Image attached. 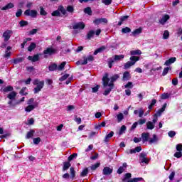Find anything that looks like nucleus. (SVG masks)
Returning a JSON list of instances; mask_svg holds the SVG:
<instances>
[{
	"instance_id": "nucleus-1",
	"label": "nucleus",
	"mask_w": 182,
	"mask_h": 182,
	"mask_svg": "<svg viewBox=\"0 0 182 182\" xmlns=\"http://www.w3.org/2000/svg\"><path fill=\"white\" fill-rule=\"evenodd\" d=\"M119 78V75L115 74L111 78H109V74L105 73L102 77V82L104 87L109 86V87H113V82H116ZM111 79V82H110ZM109 82H110L109 83Z\"/></svg>"
},
{
	"instance_id": "nucleus-2",
	"label": "nucleus",
	"mask_w": 182,
	"mask_h": 182,
	"mask_svg": "<svg viewBox=\"0 0 182 182\" xmlns=\"http://www.w3.org/2000/svg\"><path fill=\"white\" fill-rule=\"evenodd\" d=\"M33 85L36 86L33 89L34 95H37V93H39V92L43 89V86H45V81H41L39 79H35L33 81Z\"/></svg>"
},
{
	"instance_id": "nucleus-3",
	"label": "nucleus",
	"mask_w": 182,
	"mask_h": 182,
	"mask_svg": "<svg viewBox=\"0 0 182 182\" xmlns=\"http://www.w3.org/2000/svg\"><path fill=\"white\" fill-rule=\"evenodd\" d=\"M129 60L131 61H128L124 65V69H129L132 66H134V65H136V62H139V60H140V57L133 55L130 57Z\"/></svg>"
},
{
	"instance_id": "nucleus-4",
	"label": "nucleus",
	"mask_w": 182,
	"mask_h": 182,
	"mask_svg": "<svg viewBox=\"0 0 182 182\" xmlns=\"http://www.w3.org/2000/svg\"><path fill=\"white\" fill-rule=\"evenodd\" d=\"M70 173H66L64 175H63V178H65V180H69L70 178L71 180H75V177H76V171H75V168L71 167L70 168Z\"/></svg>"
},
{
	"instance_id": "nucleus-5",
	"label": "nucleus",
	"mask_w": 182,
	"mask_h": 182,
	"mask_svg": "<svg viewBox=\"0 0 182 182\" xmlns=\"http://www.w3.org/2000/svg\"><path fill=\"white\" fill-rule=\"evenodd\" d=\"M85 26H86V25H85V23L78 22V23H74V25L73 26V29H74L75 31L77 29H79V31H82L85 29Z\"/></svg>"
},
{
	"instance_id": "nucleus-6",
	"label": "nucleus",
	"mask_w": 182,
	"mask_h": 182,
	"mask_svg": "<svg viewBox=\"0 0 182 182\" xmlns=\"http://www.w3.org/2000/svg\"><path fill=\"white\" fill-rule=\"evenodd\" d=\"M139 161L141 163H145L146 164H149V159H147V154L142 152L139 156Z\"/></svg>"
},
{
	"instance_id": "nucleus-7",
	"label": "nucleus",
	"mask_w": 182,
	"mask_h": 182,
	"mask_svg": "<svg viewBox=\"0 0 182 182\" xmlns=\"http://www.w3.org/2000/svg\"><path fill=\"white\" fill-rule=\"evenodd\" d=\"M24 14L26 15L27 16H31V18H36V15H38V11L36 10H26L24 12Z\"/></svg>"
},
{
	"instance_id": "nucleus-8",
	"label": "nucleus",
	"mask_w": 182,
	"mask_h": 182,
	"mask_svg": "<svg viewBox=\"0 0 182 182\" xmlns=\"http://www.w3.org/2000/svg\"><path fill=\"white\" fill-rule=\"evenodd\" d=\"M11 35H12V31L11 30H7L3 33L4 42H8V40L11 39Z\"/></svg>"
},
{
	"instance_id": "nucleus-9",
	"label": "nucleus",
	"mask_w": 182,
	"mask_h": 182,
	"mask_svg": "<svg viewBox=\"0 0 182 182\" xmlns=\"http://www.w3.org/2000/svg\"><path fill=\"white\" fill-rule=\"evenodd\" d=\"M44 55H49L50 56L56 53V50L53 48H48L43 51Z\"/></svg>"
},
{
	"instance_id": "nucleus-10",
	"label": "nucleus",
	"mask_w": 182,
	"mask_h": 182,
	"mask_svg": "<svg viewBox=\"0 0 182 182\" xmlns=\"http://www.w3.org/2000/svg\"><path fill=\"white\" fill-rule=\"evenodd\" d=\"M112 173H113V169L107 166L105 167L102 170V174H104V176H109Z\"/></svg>"
},
{
	"instance_id": "nucleus-11",
	"label": "nucleus",
	"mask_w": 182,
	"mask_h": 182,
	"mask_svg": "<svg viewBox=\"0 0 182 182\" xmlns=\"http://www.w3.org/2000/svg\"><path fill=\"white\" fill-rule=\"evenodd\" d=\"M94 23H95V25H100V23H107V18H97L94 21Z\"/></svg>"
},
{
	"instance_id": "nucleus-12",
	"label": "nucleus",
	"mask_w": 182,
	"mask_h": 182,
	"mask_svg": "<svg viewBox=\"0 0 182 182\" xmlns=\"http://www.w3.org/2000/svg\"><path fill=\"white\" fill-rule=\"evenodd\" d=\"M166 107H167L166 103H165L163 105V107L156 112V113L154 114V117H156V116H157V117L161 116V114L163 113V112H164V110H166Z\"/></svg>"
},
{
	"instance_id": "nucleus-13",
	"label": "nucleus",
	"mask_w": 182,
	"mask_h": 182,
	"mask_svg": "<svg viewBox=\"0 0 182 182\" xmlns=\"http://www.w3.org/2000/svg\"><path fill=\"white\" fill-rule=\"evenodd\" d=\"M36 107H38V104H33V105H29L27 106L25 108V112H26L27 113H29L31 112H32V110L35 109Z\"/></svg>"
},
{
	"instance_id": "nucleus-14",
	"label": "nucleus",
	"mask_w": 182,
	"mask_h": 182,
	"mask_svg": "<svg viewBox=\"0 0 182 182\" xmlns=\"http://www.w3.org/2000/svg\"><path fill=\"white\" fill-rule=\"evenodd\" d=\"M149 137H150V134L149 132L142 133L141 139L143 143H146V141H149Z\"/></svg>"
},
{
	"instance_id": "nucleus-15",
	"label": "nucleus",
	"mask_w": 182,
	"mask_h": 182,
	"mask_svg": "<svg viewBox=\"0 0 182 182\" xmlns=\"http://www.w3.org/2000/svg\"><path fill=\"white\" fill-rule=\"evenodd\" d=\"M129 19V16H122L119 18V21L118 22V26H122L123 25V22H126Z\"/></svg>"
},
{
	"instance_id": "nucleus-16",
	"label": "nucleus",
	"mask_w": 182,
	"mask_h": 182,
	"mask_svg": "<svg viewBox=\"0 0 182 182\" xmlns=\"http://www.w3.org/2000/svg\"><path fill=\"white\" fill-rule=\"evenodd\" d=\"M126 168H127V163H124V164H122V166H120V167L118 168L117 173L118 174H122V173H123V171H124V170H126Z\"/></svg>"
},
{
	"instance_id": "nucleus-17",
	"label": "nucleus",
	"mask_w": 182,
	"mask_h": 182,
	"mask_svg": "<svg viewBox=\"0 0 182 182\" xmlns=\"http://www.w3.org/2000/svg\"><path fill=\"white\" fill-rule=\"evenodd\" d=\"M16 95H18L16 92L12 91L7 95V98L9 99L10 100H15V97H16Z\"/></svg>"
},
{
	"instance_id": "nucleus-18",
	"label": "nucleus",
	"mask_w": 182,
	"mask_h": 182,
	"mask_svg": "<svg viewBox=\"0 0 182 182\" xmlns=\"http://www.w3.org/2000/svg\"><path fill=\"white\" fill-rule=\"evenodd\" d=\"M176 57H172V58H169L168 60H167L165 62L164 65H165V66H170V65H171V63H174V62H176Z\"/></svg>"
},
{
	"instance_id": "nucleus-19",
	"label": "nucleus",
	"mask_w": 182,
	"mask_h": 182,
	"mask_svg": "<svg viewBox=\"0 0 182 182\" xmlns=\"http://www.w3.org/2000/svg\"><path fill=\"white\" fill-rule=\"evenodd\" d=\"M132 77L130 76V73L126 71L123 73V77H122V80L124 82H126V80H130V78Z\"/></svg>"
},
{
	"instance_id": "nucleus-20",
	"label": "nucleus",
	"mask_w": 182,
	"mask_h": 182,
	"mask_svg": "<svg viewBox=\"0 0 182 182\" xmlns=\"http://www.w3.org/2000/svg\"><path fill=\"white\" fill-rule=\"evenodd\" d=\"M168 19H170V16H168V14H166L162 17V18L159 21V22L160 23H161V25H164L166 22L168 21Z\"/></svg>"
},
{
	"instance_id": "nucleus-21",
	"label": "nucleus",
	"mask_w": 182,
	"mask_h": 182,
	"mask_svg": "<svg viewBox=\"0 0 182 182\" xmlns=\"http://www.w3.org/2000/svg\"><path fill=\"white\" fill-rule=\"evenodd\" d=\"M28 60H31V62H38L39 60V54L34 55L33 56H28Z\"/></svg>"
},
{
	"instance_id": "nucleus-22",
	"label": "nucleus",
	"mask_w": 182,
	"mask_h": 182,
	"mask_svg": "<svg viewBox=\"0 0 182 182\" xmlns=\"http://www.w3.org/2000/svg\"><path fill=\"white\" fill-rule=\"evenodd\" d=\"M70 166H72L70 164V161H66L63 163V171H66L68 170H69V168L70 167Z\"/></svg>"
},
{
	"instance_id": "nucleus-23",
	"label": "nucleus",
	"mask_w": 182,
	"mask_h": 182,
	"mask_svg": "<svg viewBox=\"0 0 182 182\" xmlns=\"http://www.w3.org/2000/svg\"><path fill=\"white\" fill-rule=\"evenodd\" d=\"M48 69H49L50 72H54V70H58V65L56 63L50 64L48 66Z\"/></svg>"
},
{
	"instance_id": "nucleus-24",
	"label": "nucleus",
	"mask_w": 182,
	"mask_h": 182,
	"mask_svg": "<svg viewBox=\"0 0 182 182\" xmlns=\"http://www.w3.org/2000/svg\"><path fill=\"white\" fill-rule=\"evenodd\" d=\"M15 6L12 3H9L5 6L1 8V11H7V9H12Z\"/></svg>"
},
{
	"instance_id": "nucleus-25",
	"label": "nucleus",
	"mask_w": 182,
	"mask_h": 182,
	"mask_svg": "<svg viewBox=\"0 0 182 182\" xmlns=\"http://www.w3.org/2000/svg\"><path fill=\"white\" fill-rule=\"evenodd\" d=\"M95 31L91 30L88 32V33H87V39L88 41H90L92 39V38H93L95 36Z\"/></svg>"
},
{
	"instance_id": "nucleus-26",
	"label": "nucleus",
	"mask_w": 182,
	"mask_h": 182,
	"mask_svg": "<svg viewBox=\"0 0 182 182\" xmlns=\"http://www.w3.org/2000/svg\"><path fill=\"white\" fill-rule=\"evenodd\" d=\"M114 135V132H113L112 131H111L109 132V134H108L105 138V140L104 141H105V143H107L109 140V139H112V136Z\"/></svg>"
},
{
	"instance_id": "nucleus-27",
	"label": "nucleus",
	"mask_w": 182,
	"mask_h": 182,
	"mask_svg": "<svg viewBox=\"0 0 182 182\" xmlns=\"http://www.w3.org/2000/svg\"><path fill=\"white\" fill-rule=\"evenodd\" d=\"M105 49H106V46H102L99 48H97V50H95V51L94 52V55H97V53H100L103 52V50H105Z\"/></svg>"
},
{
	"instance_id": "nucleus-28",
	"label": "nucleus",
	"mask_w": 182,
	"mask_h": 182,
	"mask_svg": "<svg viewBox=\"0 0 182 182\" xmlns=\"http://www.w3.org/2000/svg\"><path fill=\"white\" fill-rule=\"evenodd\" d=\"M113 58L114 59L115 62H117L119 60H122V59H124V55H115L112 56Z\"/></svg>"
},
{
	"instance_id": "nucleus-29",
	"label": "nucleus",
	"mask_w": 182,
	"mask_h": 182,
	"mask_svg": "<svg viewBox=\"0 0 182 182\" xmlns=\"http://www.w3.org/2000/svg\"><path fill=\"white\" fill-rule=\"evenodd\" d=\"M115 62L116 60L113 57L108 59V66L110 69L111 68H113V63H114Z\"/></svg>"
},
{
	"instance_id": "nucleus-30",
	"label": "nucleus",
	"mask_w": 182,
	"mask_h": 182,
	"mask_svg": "<svg viewBox=\"0 0 182 182\" xmlns=\"http://www.w3.org/2000/svg\"><path fill=\"white\" fill-rule=\"evenodd\" d=\"M141 31L142 29L141 28L135 29L132 33V36H137V35H140V33H141Z\"/></svg>"
},
{
	"instance_id": "nucleus-31",
	"label": "nucleus",
	"mask_w": 182,
	"mask_h": 182,
	"mask_svg": "<svg viewBox=\"0 0 182 182\" xmlns=\"http://www.w3.org/2000/svg\"><path fill=\"white\" fill-rule=\"evenodd\" d=\"M23 58H17L13 60V63H14V65H18V63H22V62H23Z\"/></svg>"
},
{
	"instance_id": "nucleus-32",
	"label": "nucleus",
	"mask_w": 182,
	"mask_h": 182,
	"mask_svg": "<svg viewBox=\"0 0 182 182\" xmlns=\"http://www.w3.org/2000/svg\"><path fill=\"white\" fill-rule=\"evenodd\" d=\"M146 128L149 129V130H153V129H154V124L152 122H148L146 123Z\"/></svg>"
},
{
	"instance_id": "nucleus-33",
	"label": "nucleus",
	"mask_w": 182,
	"mask_h": 182,
	"mask_svg": "<svg viewBox=\"0 0 182 182\" xmlns=\"http://www.w3.org/2000/svg\"><path fill=\"white\" fill-rule=\"evenodd\" d=\"M33 134H35V131L33 129L30 130L28 132H27L26 139H31L33 136Z\"/></svg>"
},
{
	"instance_id": "nucleus-34",
	"label": "nucleus",
	"mask_w": 182,
	"mask_h": 182,
	"mask_svg": "<svg viewBox=\"0 0 182 182\" xmlns=\"http://www.w3.org/2000/svg\"><path fill=\"white\" fill-rule=\"evenodd\" d=\"M158 140H159V139L157 138V135L154 134L153 138L149 139V141L150 144H152V143H156V141H157Z\"/></svg>"
},
{
	"instance_id": "nucleus-35",
	"label": "nucleus",
	"mask_w": 182,
	"mask_h": 182,
	"mask_svg": "<svg viewBox=\"0 0 182 182\" xmlns=\"http://www.w3.org/2000/svg\"><path fill=\"white\" fill-rule=\"evenodd\" d=\"M144 180L143 178H134L129 179L127 182H140V181H144Z\"/></svg>"
},
{
	"instance_id": "nucleus-36",
	"label": "nucleus",
	"mask_w": 182,
	"mask_h": 182,
	"mask_svg": "<svg viewBox=\"0 0 182 182\" xmlns=\"http://www.w3.org/2000/svg\"><path fill=\"white\" fill-rule=\"evenodd\" d=\"M36 48V44L35 43H31V45L28 48V52H32L33 49Z\"/></svg>"
},
{
	"instance_id": "nucleus-37",
	"label": "nucleus",
	"mask_w": 182,
	"mask_h": 182,
	"mask_svg": "<svg viewBox=\"0 0 182 182\" xmlns=\"http://www.w3.org/2000/svg\"><path fill=\"white\" fill-rule=\"evenodd\" d=\"M117 119L118 123H120V122H122V120L124 119V115H123V113H119L117 115Z\"/></svg>"
},
{
	"instance_id": "nucleus-38",
	"label": "nucleus",
	"mask_w": 182,
	"mask_h": 182,
	"mask_svg": "<svg viewBox=\"0 0 182 182\" xmlns=\"http://www.w3.org/2000/svg\"><path fill=\"white\" fill-rule=\"evenodd\" d=\"M130 54L132 55V56H134V55H141V50H131Z\"/></svg>"
},
{
	"instance_id": "nucleus-39",
	"label": "nucleus",
	"mask_w": 182,
	"mask_h": 182,
	"mask_svg": "<svg viewBox=\"0 0 182 182\" xmlns=\"http://www.w3.org/2000/svg\"><path fill=\"white\" fill-rule=\"evenodd\" d=\"M89 173V169L87 168H85L80 173L81 177H86L87 176V173Z\"/></svg>"
},
{
	"instance_id": "nucleus-40",
	"label": "nucleus",
	"mask_w": 182,
	"mask_h": 182,
	"mask_svg": "<svg viewBox=\"0 0 182 182\" xmlns=\"http://www.w3.org/2000/svg\"><path fill=\"white\" fill-rule=\"evenodd\" d=\"M84 12L90 16H92V9L90 7H86L85 9H84Z\"/></svg>"
},
{
	"instance_id": "nucleus-41",
	"label": "nucleus",
	"mask_w": 182,
	"mask_h": 182,
	"mask_svg": "<svg viewBox=\"0 0 182 182\" xmlns=\"http://www.w3.org/2000/svg\"><path fill=\"white\" fill-rule=\"evenodd\" d=\"M4 92H14V87L9 85L4 88Z\"/></svg>"
},
{
	"instance_id": "nucleus-42",
	"label": "nucleus",
	"mask_w": 182,
	"mask_h": 182,
	"mask_svg": "<svg viewBox=\"0 0 182 182\" xmlns=\"http://www.w3.org/2000/svg\"><path fill=\"white\" fill-rule=\"evenodd\" d=\"M132 32V29L129 27H125L122 29V33H130Z\"/></svg>"
},
{
	"instance_id": "nucleus-43",
	"label": "nucleus",
	"mask_w": 182,
	"mask_h": 182,
	"mask_svg": "<svg viewBox=\"0 0 182 182\" xmlns=\"http://www.w3.org/2000/svg\"><path fill=\"white\" fill-rule=\"evenodd\" d=\"M168 70H171V68L170 67H166L164 69L162 75L166 76L168 73Z\"/></svg>"
},
{
	"instance_id": "nucleus-44",
	"label": "nucleus",
	"mask_w": 182,
	"mask_h": 182,
	"mask_svg": "<svg viewBox=\"0 0 182 182\" xmlns=\"http://www.w3.org/2000/svg\"><path fill=\"white\" fill-rule=\"evenodd\" d=\"M65 65L66 62H63L58 67H57V70H63Z\"/></svg>"
},
{
	"instance_id": "nucleus-45",
	"label": "nucleus",
	"mask_w": 182,
	"mask_h": 182,
	"mask_svg": "<svg viewBox=\"0 0 182 182\" xmlns=\"http://www.w3.org/2000/svg\"><path fill=\"white\" fill-rule=\"evenodd\" d=\"M125 89H133V82H128L125 85H124Z\"/></svg>"
},
{
	"instance_id": "nucleus-46",
	"label": "nucleus",
	"mask_w": 182,
	"mask_h": 182,
	"mask_svg": "<svg viewBox=\"0 0 182 182\" xmlns=\"http://www.w3.org/2000/svg\"><path fill=\"white\" fill-rule=\"evenodd\" d=\"M100 166V163H97L95 164H93L90 166L91 170L95 171L96 168H99Z\"/></svg>"
},
{
	"instance_id": "nucleus-47",
	"label": "nucleus",
	"mask_w": 182,
	"mask_h": 182,
	"mask_svg": "<svg viewBox=\"0 0 182 182\" xmlns=\"http://www.w3.org/2000/svg\"><path fill=\"white\" fill-rule=\"evenodd\" d=\"M76 157H77V154L76 153L73 154L68 157V161H72V160H73L74 159H76Z\"/></svg>"
},
{
	"instance_id": "nucleus-48",
	"label": "nucleus",
	"mask_w": 182,
	"mask_h": 182,
	"mask_svg": "<svg viewBox=\"0 0 182 182\" xmlns=\"http://www.w3.org/2000/svg\"><path fill=\"white\" fill-rule=\"evenodd\" d=\"M25 90H26V87H23L21 90H20V95H21V96H26V95H28V92H25Z\"/></svg>"
},
{
	"instance_id": "nucleus-49",
	"label": "nucleus",
	"mask_w": 182,
	"mask_h": 182,
	"mask_svg": "<svg viewBox=\"0 0 182 182\" xmlns=\"http://www.w3.org/2000/svg\"><path fill=\"white\" fill-rule=\"evenodd\" d=\"M52 16H60V11L59 10H55L52 12Z\"/></svg>"
},
{
	"instance_id": "nucleus-50",
	"label": "nucleus",
	"mask_w": 182,
	"mask_h": 182,
	"mask_svg": "<svg viewBox=\"0 0 182 182\" xmlns=\"http://www.w3.org/2000/svg\"><path fill=\"white\" fill-rule=\"evenodd\" d=\"M156 103H157V100H156V99H153L151 105L149 106V110H151V109H153V106H154V105H156Z\"/></svg>"
},
{
	"instance_id": "nucleus-51",
	"label": "nucleus",
	"mask_w": 182,
	"mask_h": 182,
	"mask_svg": "<svg viewBox=\"0 0 182 182\" xmlns=\"http://www.w3.org/2000/svg\"><path fill=\"white\" fill-rule=\"evenodd\" d=\"M173 156L176 158V159H181L182 158V152L181 151H178L176 152Z\"/></svg>"
},
{
	"instance_id": "nucleus-52",
	"label": "nucleus",
	"mask_w": 182,
	"mask_h": 182,
	"mask_svg": "<svg viewBox=\"0 0 182 182\" xmlns=\"http://www.w3.org/2000/svg\"><path fill=\"white\" fill-rule=\"evenodd\" d=\"M170 36V33L168 31H165L163 35L164 39H168V37Z\"/></svg>"
},
{
	"instance_id": "nucleus-53",
	"label": "nucleus",
	"mask_w": 182,
	"mask_h": 182,
	"mask_svg": "<svg viewBox=\"0 0 182 182\" xmlns=\"http://www.w3.org/2000/svg\"><path fill=\"white\" fill-rule=\"evenodd\" d=\"M69 76H70L69 74H65V75H63L59 79L60 82H63V81L66 80V79H68V77H69Z\"/></svg>"
},
{
	"instance_id": "nucleus-54",
	"label": "nucleus",
	"mask_w": 182,
	"mask_h": 182,
	"mask_svg": "<svg viewBox=\"0 0 182 182\" xmlns=\"http://www.w3.org/2000/svg\"><path fill=\"white\" fill-rule=\"evenodd\" d=\"M47 14H48V13H46V11L43 9V7H40V15L46 16V15H47Z\"/></svg>"
},
{
	"instance_id": "nucleus-55",
	"label": "nucleus",
	"mask_w": 182,
	"mask_h": 182,
	"mask_svg": "<svg viewBox=\"0 0 182 182\" xmlns=\"http://www.w3.org/2000/svg\"><path fill=\"white\" fill-rule=\"evenodd\" d=\"M126 129H127L126 126L122 125V126L121 127L120 130H119V135L123 134V133H124V132H125Z\"/></svg>"
},
{
	"instance_id": "nucleus-56",
	"label": "nucleus",
	"mask_w": 182,
	"mask_h": 182,
	"mask_svg": "<svg viewBox=\"0 0 182 182\" xmlns=\"http://www.w3.org/2000/svg\"><path fill=\"white\" fill-rule=\"evenodd\" d=\"M77 65H87V60H79L76 63Z\"/></svg>"
},
{
	"instance_id": "nucleus-57",
	"label": "nucleus",
	"mask_w": 182,
	"mask_h": 182,
	"mask_svg": "<svg viewBox=\"0 0 182 182\" xmlns=\"http://www.w3.org/2000/svg\"><path fill=\"white\" fill-rule=\"evenodd\" d=\"M168 135L169 137L173 139V137H174V136H176V132H174V131H169L168 132Z\"/></svg>"
},
{
	"instance_id": "nucleus-58",
	"label": "nucleus",
	"mask_w": 182,
	"mask_h": 182,
	"mask_svg": "<svg viewBox=\"0 0 182 182\" xmlns=\"http://www.w3.org/2000/svg\"><path fill=\"white\" fill-rule=\"evenodd\" d=\"M58 10L60 11V12L63 14V15H66V9H65V7L60 6L58 8Z\"/></svg>"
},
{
	"instance_id": "nucleus-59",
	"label": "nucleus",
	"mask_w": 182,
	"mask_h": 182,
	"mask_svg": "<svg viewBox=\"0 0 182 182\" xmlns=\"http://www.w3.org/2000/svg\"><path fill=\"white\" fill-rule=\"evenodd\" d=\"M33 141L34 144H38L39 143H41V138L40 137L34 138L33 139Z\"/></svg>"
},
{
	"instance_id": "nucleus-60",
	"label": "nucleus",
	"mask_w": 182,
	"mask_h": 182,
	"mask_svg": "<svg viewBox=\"0 0 182 182\" xmlns=\"http://www.w3.org/2000/svg\"><path fill=\"white\" fill-rule=\"evenodd\" d=\"M168 97H170V94L168 93H164L161 95V99L163 100L168 99Z\"/></svg>"
},
{
	"instance_id": "nucleus-61",
	"label": "nucleus",
	"mask_w": 182,
	"mask_h": 182,
	"mask_svg": "<svg viewBox=\"0 0 182 182\" xmlns=\"http://www.w3.org/2000/svg\"><path fill=\"white\" fill-rule=\"evenodd\" d=\"M19 25L20 26L23 27V26H28V21H21L19 22Z\"/></svg>"
},
{
	"instance_id": "nucleus-62",
	"label": "nucleus",
	"mask_w": 182,
	"mask_h": 182,
	"mask_svg": "<svg viewBox=\"0 0 182 182\" xmlns=\"http://www.w3.org/2000/svg\"><path fill=\"white\" fill-rule=\"evenodd\" d=\"M102 3L105 5H110L112 4V0H102Z\"/></svg>"
},
{
	"instance_id": "nucleus-63",
	"label": "nucleus",
	"mask_w": 182,
	"mask_h": 182,
	"mask_svg": "<svg viewBox=\"0 0 182 182\" xmlns=\"http://www.w3.org/2000/svg\"><path fill=\"white\" fill-rule=\"evenodd\" d=\"M176 150H177V151L182 152V144H178L176 145Z\"/></svg>"
},
{
	"instance_id": "nucleus-64",
	"label": "nucleus",
	"mask_w": 182,
	"mask_h": 182,
	"mask_svg": "<svg viewBox=\"0 0 182 182\" xmlns=\"http://www.w3.org/2000/svg\"><path fill=\"white\" fill-rule=\"evenodd\" d=\"M136 123L140 125L144 124V123H146V119H141L138 122H136Z\"/></svg>"
}]
</instances>
